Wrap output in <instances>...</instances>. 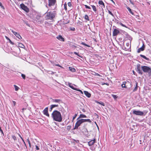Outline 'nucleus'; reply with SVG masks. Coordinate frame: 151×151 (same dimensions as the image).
I'll return each mask as SVG.
<instances>
[{
	"label": "nucleus",
	"mask_w": 151,
	"mask_h": 151,
	"mask_svg": "<svg viewBox=\"0 0 151 151\" xmlns=\"http://www.w3.org/2000/svg\"><path fill=\"white\" fill-rule=\"evenodd\" d=\"M105 84H106L107 85H109V84L108 83H104Z\"/></svg>",
	"instance_id": "nucleus-63"
},
{
	"label": "nucleus",
	"mask_w": 151,
	"mask_h": 151,
	"mask_svg": "<svg viewBox=\"0 0 151 151\" xmlns=\"http://www.w3.org/2000/svg\"><path fill=\"white\" fill-rule=\"evenodd\" d=\"M16 48L17 50H19V51H20V49L18 47H16Z\"/></svg>",
	"instance_id": "nucleus-58"
},
{
	"label": "nucleus",
	"mask_w": 151,
	"mask_h": 151,
	"mask_svg": "<svg viewBox=\"0 0 151 151\" xmlns=\"http://www.w3.org/2000/svg\"><path fill=\"white\" fill-rule=\"evenodd\" d=\"M84 93L85 95L88 98H90L91 96V94L88 91H84Z\"/></svg>",
	"instance_id": "nucleus-16"
},
{
	"label": "nucleus",
	"mask_w": 151,
	"mask_h": 151,
	"mask_svg": "<svg viewBox=\"0 0 151 151\" xmlns=\"http://www.w3.org/2000/svg\"><path fill=\"white\" fill-rule=\"evenodd\" d=\"M145 46L144 44H143L142 46L141 47L139 48L137 50V52L138 53L140 52L141 51H143L145 49Z\"/></svg>",
	"instance_id": "nucleus-13"
},
{
	"label": "nucleus",
	"mask_w": 151,
	"mask_h": 151,
	"mask_svg": "<svg viewBox=\"0 0 151 151\" xmlns=\"http://www.w3.org/2000/svg\"><path fill=\"white\" fill-rule=\"evenodd\" d=\"M27 141L28 143L29 147H31V143H30V142L29 140V138H28L27 139Z\"/></svg>",
	"instance_id": "nucleus-34"
},
{
	"label": "nucleus",
	"mask_w": 151,
	"mask_h": 151,
	"mask_svg": "<svg viewBox=\"0 0 151 151\" xmlns=\"http://www.w3.org/2000/svg\"><path fill=\"white\" fill-rule=\"evenodd\" d=\"M86 115H85L84 114H81L80 115L79 117L77 119H79V118H86Z\"/></svg>",
	"instance_id": "nucleus-23"
},
{
	"label": "nucleus",
	"mask_w": 151,
	"mask_h": 151,
	"mask_svg": "<svg viewBox=\"0 0 151 151\" xmlns=\"http://www.w3.org/2000/svg\"><path fill=\"white\" fill-rule=\"evenodd\" d=\"M96 141L95 139L93 140H91L88 142V144L89 146H91L94 144Z\"/></svg>",
	"instance_id": "nucleus-12"
},
{
	"label": "nucleus",
	"mask_w": 151,
	"mask_h": 151,
	"mask_svg": "<svg viewBox=\"0 0 151 151\" xmlns=\"http://www.w3.org/2000/svg\"><path fill=\"white\" fill-rule=\"evenodd\" d=\"M136 70L140 75L142 74L143 71L144 73H148L149 76H151V67L145 65L141 67L140 64H138L136 65Z\"/></svg>",
	"instance_id": "nucleus-1"
},
{
	"label": "nucleus",
	"mask_w": 151,
	"mask_h": 151,
	"mask_svg": "<svg viewBox=\"0 0 151 151\" xmlns=\"http://www.w3.org/2000/svg\"><path fill=\"white\" fill-rule=\"evenodd\" d=\"M68 5L70 6V7L72 6V4H71V2H69L68 3Z\"/></svg>",
	"instance_id": "nucleus-40"
},
{
	"label": "nucleus",
	"mask_w": 151,
	"mask_h": 151,
	"mask_svg": "<svg viewBox=\"0 0 151 151\" xmlns=\"http://www.w3.org/2000/svg\"><path fill=\"white\" fill-rule=\"evenodd\" d=\"M19 73L20 74H18L19 75L20 74H21V76H25V75L23 74H21L20 73Z\"/></svg>",
	"instance_id": "nucleus-55"
},
{
	"label": "nucleus",
	"mask_w": 151,
	"mask_h": 151,
	"mask_svg": "<svg viewBox=\"0 0 151 151\" xmlns=\"http://www.w3.org/2000/svg\"><path fill=\"white\" fill-rule=\"evenodd\" d=\"M24 142V144L26 146V145L25 143V142H24V141H23Z\"/></svg>",
	"instance_id": "nucleus-60"
},
{
	"label": "nucleus",
	"mask_w": 151,
	"mask_h": 151,
	"mask_svg": "<svg viewBox=\"0 0 151 151\" xmlns=\"http://www.w3.org/2000/svg\"><path fill=\"white\" fill-rule=\"evenodd\" d=\"M140 56L146 60H147L149 61V59L148 58H147L145 56L143 55L142 54H140Z\"/></svg>",
	"instance_id": "nucleus-22"
},
{
	"label": "nucleus",
	"mask_w": 151,
	"mask_h": 151,
	"mask_svg": "<svg viewBox=\"0 0 151 151\" xmlns=\"http://www.w3.org/2000/svg\"><path fill=\"white\" fill-rule=\"evenodd\" d=\"M138 87V83L137 82H136V86L133 90V91L134 92L136 91Z\"/></svg>",
	"instance_id": "nucleus-21"
},
{
	"label": "nucleus",
	"mask_w": 151,
	"mask_h": 151,
	"mask_svg": "<svg viewBox=\"0 0 151 151\" xmlns=\"http://www.w3.org/2000/svg\"><path fill=\"white\" fill-rule=\"evenodd\" d=\"M122 27H125L127 28V27L125 25H124V24H123V26Z\"/></svg>",
	"instance_id": "nucleus-59"
},
{
	"label": "nucleus",
	"mask_w": 151,
	"mask_h": 151,
	"mask_svg": "<svg viewBox=\"0 0 151 151\" xmlns=\"http://www.w3.org/2000/svg\"><path fill=\"white\" fill-rule=\"evenodd\" d=\"M81 44H82V45H83L85 46H87L88 47H90V46L84 43V42H82L81 43Z\"/></svg>",
	"instance_id": "nucleus-28"
},
{
	"label": "nucleus",
	"mask_w": 151,
	"mask_h": 151,
	"mask_svg": "<svg viewBox=\"0 0 151 151\" xmlns=\"http://www.w3.org/2000/svg\"><path fill=\"white\" fill-rule=\"evenodd\" d=\"M116 23L117 24H119V23L120 22H119V21L117 20H116Z\"/></svg>",
	"instance_id": "nucleus-53"
},
{
	"label": "nucleus",
	"mask_w": 151,
	"mask_h": 151,
	"mask_svg": "<svg viewBox=\"0 0 151 151\" xmlns=\"http://www.w3.org/2000/svg\"><path fill=\"white\" fill-rule=\"evenodd\" d=\"M0 132H1V133L2 134H4V132H3V130H2V129L1 130H0Z\"/></svg>",
	"instance_id": "nucleus-54"
},
{
	"label": "nucleus",
	"mask_w": 151,
	"mask_h": 151,
	"mask_svg": "<svg viewBox=\"0 0 151 151\" xmlns=\"http://www.w3.org/2000/svg\"><path fill=\"white\" fill-rule=\"evenodd\" d=\"M59 106L58 104H52L50 106V111H51L53 108L55 107H58Z\"/></svg>",
	"instance_id": "nucleus-17"
},
{
	"label": "nucleus",
	"mask_w": 151,
	"mask_h": 151,
	"mask_svg": "<svg viewBox=\"0 0 151 151\" xmlns=\"http://www.w3.org/2000/svg\"><path fill=\"white\" fill-rule=\"evenodd\" d=\"M84 6H85V8L86 9H91V7L90 6H87V5H85Z\"/></svg>",
	"instance_id": "nucleus-36"
},
{
	"label": "nucleus",
	"mask_w": 151,
	"mask_h": 151,
	"mask_svg": "<svg viewBox=\"0 0 151 151\" xmlns=\"http://www.w3.org/2000/svg\"><path fill=\"white\" fill-rule=\"evenodd\" d=\"M53 119L57 122H60L62 121V118L61 113L57 110L54 111L52 114Z\"/></svg>",
	"instance_id": "nucleus-2"
},
{
	"label": "nucleus",
	"mask_w": 151,
	"mask_h": 151,
	"mask_svg": "<svg viewBox=\"0 0 151 151\" xmlns=\"http://www.w3.org/2000/svg\"><path fill=\"white\" fill-rule=\"evenodd\" d=\"M85 19L87 20L88 21H89V19L88 16L87 15H86L85 16Z\"/></svg>",
	"instance_id": "nucleus-29"
},
{
	"label": "nucleus",
	"mask_w": 151,
	"mask_h": 151,
	"mask_svg": "<svg viewBox=\"0 0 151 151\" xmlns=\"http://www.w3.org/2000/svg\"><path fill=\"white\" fill-rule=\"evenodd\" d=\"M25 109H25V108H23V109H22V113H24V110H25Z\"/></svg>",
	"instance_id": "nucleus-52"
},
{
	"label": "nucleus",
	"mask_w": 151,
	"mask_h": 151,
	"mask_svg": "<svg viewBox=\"0 0 151 151\" xmlns=\"http://www.w3.org/2000/svg\"><path fill=\"white\" fill-rule=\"evenodd\" d=\"M77 91H79L80 92H81V93L82 94H83V92H82V91H81V90L80 89H78L77 88Z\"/></svg>",
	"instance_id": "nucleus-41"
},
{
	"label": "nucleus",
	"mask_w": 151,
	"mask_h": 151,
	"mask_svg": "<svg viewBox=\"0 0 151 151\" xmlns=\"http://www.w3.org/2000/svg\"><path fill=\"white\" fill-rule=\"evenodd\" d=\"M69 70L70 71H71L73 72H75V71L76 70L75 68H73L70 67H69Z\"/></svg>",
	"instance_id": "nucleus-24"
},
{
	"label": "nucleus",
	"mask_w": 151,
	"mask_h": 151,
	"mask_svg": "<svg viewBox=\"0 0 151 151\" xmlns=\"http://www.w3.org/2000/svg\"><path fill=\"white\" fill-rule=\"evenodd\" d=\"M49 74H52L53 73V72L51 71H49Z\"/></svg>",
	"instance_id": "nucleus-50"
},
{
	"label": "nucleus",
	"mask_w": 151,
	"mask_h": 151,
	"mask_svg": "<svg viewBox=\"0 0 151 151\" xmlns=\"http://www.w3.org/2000/svg\"><path fill=\"white\" fill-rule=\"evenodd\" d=\"M17 45L18 47H19L24 48L25 47L24 45L21 43H18Z\"/></svg>",
	"instance_id": "nucleus-19"
},
{
	"label": "nucleus",
	"mask_w": 151,
	"mask_h": 151,
	"mask_svg": "<svg viewBox=\"0 0 151 151\" xmlns=\"http://www.w3.org/2000/svg\"><path fill=\"white\" fill-rule=\"evenodd\" d=\"M55 65L58 66L59 67H60L61 68H62V67L59 64H56Z\"/></svg>",
	"instance_id": "nucleus-51"
},
{
	"label": "nucleus",
	"mask_w": 151,
	"mask_h": 151,
	"mask_svg": "<svg viewBox=\"0 0 151 151\" xmlns=\"http://www.w3.org/2000/svg\"><path fill=\"white\" fill-rule=\"evenodd\" d=\"M20 6L22 9L24 10L27 12H28L29 11V9L25 6L24 4L22 3L20 4Z\"/></svg>",
	"instance_id": "nucleus-5"
},
{
	"label": "nucleus",
	"mask_w": 151,
	"mask_h": 151,
	"mask_svg": "<svg viewBox=\"0 0 151 151\" xmlns=\"http://www.w3.org/2000/svg\"><path fill=\"white\" fill-rule=\"evenodd\" d=\"M5 38H6L7 40H9V42L12 45H14V44L13 42H12L11 40H10V39L7 36H5Z\"/></svg>",
	"instance_id": "nucleus-20"
},
{
	"label": "nucleus",
	"mask_w": 151,
	"mask_h": 151,
	"mask_svg": "<svg viewBox=\"0 0 151 151\" xmlns=\"http://www.w3.org/2000/svg\"><path fill=\"white\" fill-rule=\"evenodd\" d=\"M39 17H39V16H38V17H37V19H39Z\"/></svg>",
	"instance_id": "nucleus-61"
},
{
	"label": "nucleus",
	"mask_w": 151,
	"mask_h": 151,
	"mask_svg": "<svg viewBox=\"0 0 151 151\" xmlns=\"http://www.w3.org/2000/svg\"><path fill=\"white\" fill-rule=\"evenodd\" d=\"M14 87L15 90L17 91L19 90V88L16 85H14Z\"/></svg>",
	"instance_id": "nucleus-30"
},
{
	"label": "nucleus",
	"mask_w": 151,
	"mask_h": 151,
	"mask_svg": "<svg viewBox=\"0 0 151 151\" xmlns=\"http://www.w3.org/2000/svg\"><path fill=\"white\" fill-rule=\"evenodd\" d=\"M133 113L137 115L142 116L144 115V113L140 111L134 110Z\"/></svg>",
	"instance_id": "nucleus-6"
},
{
	"label": "nucleus",
	"mask_w": 151,
	"mask_h": 151,
	"mask_svg": "<svg viewBox=\"0 0 151 151\" xmlns=\"http://www.w3.org/2000/svg\"><path fill=\"white\" fill-rule=\"evenodd\" d=\"M36 149L37 150H39V148L38 147V146L37 145L36 146Z\"/></svg>",
	"instance_id": "nucleus-47"
},
{
	"label": "nucleus",
	"mask_w": 151,
	"mask_h": 151,
	"mask_svg": "<svg viewBox=\"0 0 151 151\" xmlns=\"http://www.w3.org/2000/svg\"><path fill=\"white\" fill-rule=\"evenodd\" d=\"M91 6L94 12L96 11V6L94 5H91Z\"/></svg>",
	"instance_id": "nucleus-27"
},
{
	"label": "nucleus",
	"mask_w": 151,
	"mask_h": 151,
	"mask_svg": "<svg viewBox=\"0 0 151 151\" xmlns=\"http://www.w3.org/2000/svg\"><path fill=\"white\" fill-rule=\"evenodd\" d=\"M97 103H98V104H101V105H102L103 106H105V104H104L102 102H98V101H97Z\"/></svg>",
	"instance_id": "nucleus-31"
},
{
	"label": "nucleus",
	"mask_w": 151,
	"mask_h": 151,
	"mask_svg": "<svg viewBox=\"0 0 151 151\" xmlns=\"http://www.w3.org/2000/svg\"><path fill=\"white\" fill-rule=\"evenodd\" d=\"M119 24L121 25L122 26H123V24L121 22H120L119 23Z\"/></svg>",
	"instance_id": "nucleus-56"
},
{
	"label": "nucleus",
	"mask_w": 151,
	"mask_h": 151,
	"mask_svg": "<svg viewBox=\"0 0 151 151\" xmlns=\"http://www.w3.org/2000/svg\"><path fill=\"white\" fill-rule=\"evenodd\" d=\"M127 46L129 45V43H127Z\"/></svg>",
	"instance_id": "nucleus-64"
},
{
	"label": "nucleus",
	"mask_w": 151,
	"mask_h": 151,
	"mask_svg": "<svg viewBox=\"0 0 151 151\" xmlns=\"http://www.w3.org/2000/svg\"><path fill=\"white\" fill-rule=\"evenodd\" d=\"M56 0H48V6L50 7H51L54 5L55 2Z\"/></svg>",
	"instance_id": "nucleus-7"
},
{
	"label": "nucleus",
	"mask_w": 151,
	"mask_h": 151,
	"mask_svg": "<svg viewBox=\"0 0 151 151\" xmlns=\"http://www.w3.org/2000/svg\"><path fill=\"white\" fill-rule=\"evenodd\" d=\"M129 84L131 85V84L128 81L127 82L124 81L123 82V83L121 85V86L123 88H128V84Z\"/></svg>",
	"instance_id": "nucleus-8"
},
{
	"label": "nucleus",
	"mask_w": 151,
	"mask_h": 151,
	"mask_svg": "<svg viewBox=\"0 0 151 151\" xmlns=\"http://www.w3.org/2000/svg\"><path fill=\"white\" fill-rule=\"evenodd\" d=\"M71 125H68V126L66 127V129L67 130H68V131H69L71 128Z\"/></svg>",
	"instance_id": "nucleus-32"
},
{
	"label": "nucleus",
	"mask_w": 151,
	"mask_h": 151,
	"mask_svg": "<svg viewBox=\"0 0 151 151\" xmlns=\"http://www.w3.org/2000/svg\"><path fill=\"white\" fill-rule=\"evenodd\" d=\"M70 30H71L74 31L75 30V29L74 27H72L70 28Z\"/></svg>",
	"instance_id": "nucleus-45"
},
{
	"label": "nucleus",
	"mask_w": 151,
	"mask_h": 151,
	"mask_svg": "<svg viewBox=\"0 0 151 151\" xmlns=\"http://www.w3.org/2000/svg\"><path fill=\"white\" fill-rule=\"evenodd\" d=\"M99 4L100 5H102L104 7H105L104 3V2H103L102 1H99Z\"/></svg>",
	"instance_id": "nucleus-26"
},
{
	"label": "nucleus",
	"mask_w": 151,
	"mask_h": 151,
	"mask_svg": "<svg viewBox=\"0 0 151 151\" xmlns=\"http://www.w3.org/2000/svg\"><path fill=\"white\" fill-rule=\"evenodd\" d=\"M52 101L53 102L57 103L59 104L62 103V101L60 99H52Z\"/></svg>",
	"instance_id": "nucleus-14"
},
{
	"label": "nucleus",
	"mask_w": 151,
	"mask_h": 151,
	"mask_svg": "<svg viewBox=\"0 0 151 151\" xmlns=\"http://www.w3.org/2000/svg\"><path fill=\"white\" fill-rule=\"evenodd\" d=\"M133 71V74H134L135 75V72H134V71Z\"/></svg>",
	"instance_id": "nucleus-62"
},
{
	"label": "nucleus",
	"mask_w": 151,
	"mask_h": 151,
	"mask_svg": "<svg viewBox=\"0 0 151 151\" xmlns=\"http://www.w3.org/2000/svg\"><path fill=\"white\" fill-rule=\"evenodd\" d=\"M12 102H13V104H14V106H15V105H16V102L15 101H12Z\"/></svg>",
	"instance_id": "nucleus-48"
},
{
	"label": "nucleus",
	"mask_w": 151,
	"mask_h": 151,
	"mask_svg": "<svg viewBox=\"0 0 151 151\" xmlns=\"http://www.w3.org/2000/svg\"><path fill=\"white\" fill-rule=\"evenodd\" d=\"M43 113L44 115L46 116L49 117V114L48 113V107L45 108V109L43 110Z\"/></svg>",
	"instance_id": "nucleus-11"
},
{
	"label": "nucleus",
	"mask_w": 151,
	"mask_h": 151,
	"mask_svg": "<svg viewBox=\"0 0 151 151\" xmlns=\"http://www.w3.org/2000/svg\"><path fill=\"white\" fill-rule=\"evenodd\" d=\"M130 2L132 5L134 4V3L131 0H129Z\"/></svg>",
	"instance_id": "nucleus-46"
},
{
	"label": "nucleus",
	"mask_w": 151,
	"mask_h": 151,
	"mask_svg": "<svg viewBox=\"0 0 151 151\" xmlns=\"http://www.w3.org/2000/svg\"><path fill=\"white\" fill-rule=\"evenodd\" d=\"M22 78L24 79H25V77L26 76H22Z\"/></svg>",
	"instance_id": "nucleus-57"
},
{
	"label": "nucleus",
	"mask_w": 151,
	"mask_h": 151,
	"mask_svg": "<svg viewBox=\"0 0 151 151\" xmlns=\"http://www.w3.org/2000/svg\"><path fill=\"white\" fill-rule=\"evenodd\" d=\"M66 6H67V4H64V8H65V10H66L67 9Z\"/></svg>",
	"instance_id": "nucleus-42"
},
{
	"label": "nucleus",
	"mask_w": 151,
	"mask_h": 151,
	"mask_svg": "<svg viewBox=\"0 0 151 151\" xmlns=\"http://www.w3.org/2000/svg\"><path fill=\"white\" fill-rule=\"evenodd\" d=\"M18 134L19 136L20 137V138H21V139H22V141H24V139H23V138L19 134Z\"/></svg>",
	"instance_id": "nucleus-44"
},
{
	"label": "nucleus",
	"mask_w": 151,
	"mask_h": 151,
	"mask_svg": "<svg viewBox=\"0 0 151 151\" xmlns=\"http://www.w3.org/2000/svg\"><path fill=\"white\" fill-rule=\"evenodd\" d=\"M74 53L76 55H78L79 57H80V58H82V56L78 54V53L76 52H74Z\"/></svg>",
	"instance_id": "nucleus-33"
},
{
	"label": "nucleus",
	"mask_w": 151,
	"mask_h": 151,
	"mask_svg": "<svg viewBox=\"0 0 151 151\" xmlns=\"http://www.w3.org/2000/svg\"><path fill=\"white\" fill-rule=\"evenodd\" d=\"M82 111L83 112H86V110L84 109H82Z\"/></svg>",
	"instance_id": "nucleus-49"
},
{
	"label": "nucleus",
	"mask_w": 151,
	"mask_h": 151,
	"mask_svg": "<svg viewBox=\"0 0 151 151\" xmlns=\"http://www.w3.org/2000/svg\"><path fill=\"white\" fill-rule=\"evenodd\" d=\"M127 9L128 10L129 12L132 15H134L133 12L132 11L131 9L129 7H127Z\"/></svg>",
	"instance_id": "nucleus-25"
},
{
	"label": "nucleus",
	"mask_w": 151,
	"mask_h": 151,
	"mask_svg": "<svg viewBox=\"0 0 151 151\" xmlns=\"http://www.w3.org/2000/svg\"><path fill=\"white\" fill-rule=\"evenodd\" d=\"M108 12L109 13V14H111L112 16H114L113 14V13H112V12L110 11L109 10Z\"/></svg>",
	"instance_id": "nucleus-38"
},
{
	"label": "nucleus",
	"mask_w": 151,
	"mask_h": 151,
	"mask_svg": "<svg viewBox=\"0 0 151 151\" xmlns=\"http://www.w3.org/2000/svg\"><path fill=\"white\" fill-rule=\"evenodd\" d=\"M45 18L46 20H52L55 17L56 13L55 11L48 12V11L45 14H46Z\"/></svg>",
	"instance_id": "nucleus-4"
},
{
	"label": "nucleus",
	"mask_w": 151,
	"mask_h": 151,
	"mask_svg": "<svg viewBox=\"0 0 151 151\" xmlns=\"http://www.w3.org/2000/svg\"><path fill=\"white\" fill-rule=\"evenodd\" d=\"M69 86L72 89L75 90H77V88H76L74 87L73 86V85L71 83H69Z\"/></svg>",
	"instance_id": "nucleus-18"
},
{
	"label": "nucleus",
	"mask_w": 151,
	"mask_h": 151,
	"mask_svg": "<svg viewBox=\"0 0 151 151\" xmlns=\"http://www.w3.org/2000/svg\"><path fill=\"white\" fill-rule=\"evenodd\" d=\"M112 96L114 99H116L117 98V97L116 96V95L114 94L112 95Z\"/></svg>",
	"instance_id": "nucleus-37"
},
{
	"label": "nucleus",
	"mask_w": 151,
	"mask_h": 151,
	"mask_svg": "<svg viewBox=\"0 0 151 151\" xmlns=\"http://www.w3.org/2000/svg\"><path fill=\"white\" fill-rule=\"evenodd\" d=\"M86 122H89L91 123V121L90 119H79L77 120L76 122L73 129H78V127L80 126L81 124L82 123Z\"/></svg>",
	"instance_id": "nucleus-3"
},
{
	"label": "nucleus",
	"mask_w": 151,
	"mask_h": 151,
	"mask_svg": "<svg viewBox=\"0 0 151 151\" xmlns=\"http://www.w3.org/2000/svg\"><path fill=\"white\" fill-rule=\"evenodd\" d=\"M13 34L15 35V36L19 39H21L22 37L18 33L14 31L13 30H11Z\"/></svg>",
	"instance_id": "nucleus-10"
},
{
	"label": "nucleus",
	"mask_w": 151,
	"mask_h": 151,
	"mask_svg": "<svg viewBox=\"0 0 151 151\" xmlns=\"http://www.w3.org/2000/svg\"><path fill=\"white\" fill-rule=\"evenodd\" d=\"M12 138L14 140V141H15V140H17V138H16V137L14 136V135H13L12 136Z\"/></svg>",
	"instance_id": "nucleus-35"
},
{
	"label": "nucleus",
	"mask_w": 151,
	"mask_h": 151,
	"mask_svg": "<svg viewBox=\"0 0 151 151\" xmlns=\"http://www.w3.org/2000/svg\"><path fill=\"white\" fill-rule=\"evenodd\" d=\"M77 114H75V115H74V116L73 117V120H74L75 119V118L77 116Z\"/></svg>",
	"instance_id": "nucleus-39"
},
{
	"label": "nucleus",
	"mask_w": 151,
	"mask_h": 151,
	"mask_svg": "<svg viewBox=\"0 0 151 151\" xmlns=\"http://www.w3.org/2000/svg\"><path fill=\"white\" fill-rule=\"evenodd\" d=\"M120 33V31L118 29H114L113 31L112 35L113 36H116Z\"/></svg>",
	"instance_id": "nucleus-9"
},
{
	"label": "nucleus",
	"mask_w": 151,
	"mask_h": 151,
	"mask_svg": "<svg viewBox=\"0 0 151 151\" xmlns=\"http://www.w3.org/2000/svg\"><path fill=\"white\" fill-rule=\"evenodd\" d=\"M57 38L58 40L62 41H64V39L62 37L61 35H59L56 37Z\"/></svg>",
	"instance_id": "nucleus-15"
},
{
	"label": "nucleus",
	"mask_w": 151,
	"mask_h": 151,
	"mask_svg": "<svg viewBox=\"0 0 151 151\" xmlns=\"http://www.w3.org/2000/svg\"><path fill=\"white\" fill-rule=\"evenodd\" d=\"M43 20H41L40 21H38L37 22L39 23H42L43 22Z\"/></svg>",
	"instance_id": "nucleus-43"
}]
</instances>
